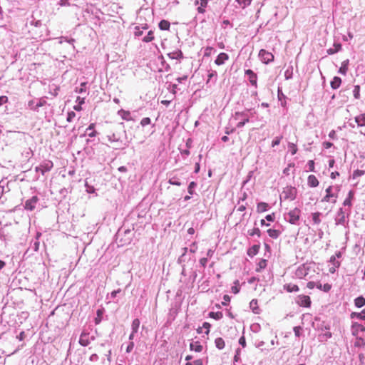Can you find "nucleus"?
<instances>
[{
	"label": "nucleus",
	"instance_id": "2eb2a0df",
	"mask_svg": "<svg viewBox=\"0 0 365 365\" xmlns=\"http://www.w3.org/2000/svg\"><path fill=\"white\" fill-rule=\"evenodd\" d=\"M208 1L207 0H196L195 1V5L200 4V6L197 7V11L200 14H203L205 11V7L207 6Z\"/></svg>",
	"mask_w": 365,
	"mask_h": 365
},
{
	"label": "nucleus",
	"instance_id": "393cba45",
	"mask_svg": "<svg viewBox=\"0 0 365 365\" xmlns=\"http://www.w3.org/2000/svg\"><path fill=\"white\" fill-rule=\"evenodd\" d=\"M118 114L122 118V119L125 120L127 121L131 120L130 113L128 110H125L123 109H120L118 111Z\"/></svg>",
	"mask_w": 365,
	"mask_h": 365
},
{
	"label": "nucleus",
	"instance_id": "7ed1b4c3",
	"mask_svg": "<svg viewBox=\"0 0 365 365\" xmlns=\"http://www.w3.org/2000/svg\"><path fill=\"white\" fill-rule=\"evenodd\" d=\"M233 118L236 120H239L237 124V128H240L244 127V125L249 122V116L247 111L243 112H235L233 115Z\"/></svg>",
	"mask_w": 365,
	"mask_h": 365
},
{
	"label": "nucleus",
	"instance_id": "20e7f679",
	"mask_svg": "<svg viewBox=\"0 0 365 365\" xmlns=\"http://www.w3.org/2000/svg\"><path fill=\"white\" fill-rule=\"evenodd\" d=\"M53 167V163L51 160H45L41 163L38 166L35 168L36 172H40L43 175L49 172Z\"/></svg>",
	"mask_w": 365,
	"mask_h": 365
},
{
	"label": "nucleus",
	"instance_id": "4be33fe9",
	"mask_svg": "<svg viewBox=\"0 0 365 365\" xmlns=\"http://www.w3.org/2000/svg\"><path fill=\"white\" fill-rule=\"evenodd\" d=\"M168 56L171 59H181L183 58L182 52L180 50L169 53H168Z\"/></svg>",
	"mask_w": 365,
	"mask_h": 365
},
{
	"label": "nucleus",
	"instance_id": "13d9d810",
	"mask_svg": "<svg viewBox=\"0 0 365 365\" xmlns=\"http://www.w3.org/2000/svg\"><path fill=\"white\" fill-rule=\"evenodd\" d=\"M239 281L236 280L235 282V285L232 287V292L234 294H237L240 292V287H238Z\"/></svg>",
	"mask_w": 365,
	"mask_h": 365
},
{
	"label": "nucleus",
	"instance_id": "774afa93",
	"mask_svg": "<svg viewBox=\"0 0 365 365\" xmlns=\"http://www.w3.org/2000/svg\"><path fill=\"white\" fill-rule=\"evenodd\" d=\"M168 182L170 185H177V186H180L181 185V182L179 180H175L174 178L170 179Z\"/></svg>",
	"mask_w": 365,
	"mask_h": 365
},
{
	"label": "nucleus",
	"instance_id": "c85d7f7f",
	"mask_svg": "<svg viewBox=\"0 0 365 365\" xmlns=\"http://www.w3.org/2000/svg\"><path fill=\"white\" fill-rule=\"evenodd\" d=\"M267 232L268 235L272 239H277L281 234L279 230L275 229H269L267 230Z\"/></svg>",
	"mask_w": 365,
	"mask_h": 365
},
{
	"label": "nucleus",
	"instance_id": "412c9836",
	"mask_svg": "<svg viewBox=\"0 0 365 365\" xmlns=\"http://www.w3.org/2000/svg\"><path fill=\"white\" fill-rule=\"evenodd\" d=\"M341 49V44L339 42H334V48H330L327 50V53L329 55H332Z\"/></svg>",
	"mask_w": 365,
	"mask_h": 365
},
{
	"label": "nucleus",
	"instance_id": "6ab92c4d",
	"mask_svg": "<svg viewBox=\"0 0 365 365\" xmlns=\"http://www.w3.org/2000/svg\"><path fill=\"white\" fill-rule=\"evenodd\" d=\"M259 248V245H254L253 246L250 247L247 250L248 256H250V257H253L254 256H255L258 253Z\"/></svg>",
	"mask_w": 365,
	"mask_h": 365
},
{
	"label": "nucleus",
	"instance_id": "4468645a",
	"mask_svg": "<svg viewBox=\"0 0 365 365\" xmlns=\"http://www.w3.org/2000/svg\"><path fill=\"white\" fill-rule=\"evenodd\" d=\"M79 344L83 346H86L90 344L89 333L83 331L80 336Z\"/></svg>",
	"mask_w": 365,
	"mask_h": 365
},
{
	"label": "nucleus",
	"instance_id": "f257e3e1",
	"mask_svg": "<svg viewBox=\"0 0 365 365\" xmlns=\"http://www.w3.org/2000/svg\"><path fill=\"white\" fill-rule=\"evenodd\" d=\"M297 194V190L295 187L287 186L283 189L282 194L280 195V200H289L290 201H292L296 199Z\"/></svg>",
	"mask_w": 365,
	"mask_h": 365
},
{
	"label": "nucleus",
	"instance_id": "cd10ccee",
	"mask_svg": "<svg viewBox=\"0 0 365 365\" xmlns=\"http://www.w3.org/2000/svg\"><path fill=\"white\" fill-rule=\"evenodd\" d=\"M190 349L192 351L200 352L202 350V346L198 341L192 342L190 344Z\"/></svg>",
	"mask_w": 365,
	"mask_h": 365
},
{
	"label": "nucleus",
	"instance_id": "5fc2aeb1",
	"mask_svg": "<svg viewBox=\"0 0 365 365\" xmlns=\"http://www.w3.org/2000/svg\"><path fill=\"white\" fill-rule=\"evenodd\" d=\"M46 103V101L44 98H39L36 101V106L38 109L40 107L45 106Z\"/></svg>",
	"mask_w": 365,
	"mask_h": 365
},
{
	"label": "nucleus",
	"instance_id": "8fccbe9b",
	"mask_svg": "<svg viewBox=\"0 0 365 365\" xmlns=\"http://www.w3.org/2000/svg\"><path fill=\"white\" fill-rule=\"evenodd\" d=\"M353 94L356 99H359L360 98V86L359 85L354 86Z\"/></svg>",
	"mask_w": 365,
	"mask_h": 365
},
{
	"label": "nucleus",
	"instance_id": "bb28decb",
	"mask_svg": "<svg viewBox=\"0 0 365 365\" xmlns=\"http://www.w3.org/2000/svg\"><path fill=\"white\" fill-rule=\"evenodd\" d=\"M170 24L167 20H161L158 24V27L160 30L168 31L170 29Z\"/></svg>",
	"mask_w": 365,
	"mask_h": 365
},
{
	"label": "nucleus",
	"instance_id": "a878e982",
	"mask_svg": "<svg viewBox=\"0 0 365 365\" xmlns=\"http://www.w3.org/2000/svg\"><path fill=\"white\" fill-rule=\"evenodd\" d=\"M355 122L358 126H365V113L360 114L355 117Z\"/></svg>",
	"mask_w": 365,
	"mask_h": 365
},
{
	"label": "nucleus",
	"instance_id": "9b49d317",
	"mask_svg": "<svg viewBox=\"0 0 365 365\" xmlns=\"http://www.w3.org/2000/svg\"><path fill=\"white\" fill-rule=\"evenodd\" d=\"M38 202V197L36 195L33 196L25 202L24 208L27 210L32 211L35 209Z\"/></svg>",
	"mask_w": 365,
	"mask_h": 365
},
{
	"label": "nucleus",
	"instance_id": "0eeeda50",
	"mask_svg": "<svg viewBox=\"0 0 365 365\" xmlns=\"http://www.w3.org/2000/svg\"><path fill=\"white\" fill-rule=\"evenodd\" d=\"M296 302L300 307H309L311 305L310 297L307 295H299L297 297Z\"/></svg>",
	"mask_w": 365,
	"mask_h": 365
},
{
	"label": "nucleus",
	"instance_id": "1a4fd4ad",
	"mask_svg": "<svg viewBox=\"0 0 365 365\" xmlns=\"http://www.w3.org/2000/svg\"><path fill=\"white\" fill-rule=\"evenodd\" d=\"M309 272V267L306 264L300 265L295 272V275L299 279L304 278Z\"/></svg>",
	"mask_w": 365,
	"mask_h": 365
},
{
	"label": "nucleus",
	"instance_id": "2f4dec72",
	"mask_svg": "<svg viewBox=\"0 0 365 365\" xmlns=\"http://www.w3.org/2000/svg\"><path fill=\"white\" fill-rule=\"evenodd\" d=\"M332 334L330 331H326L325 333H322L319 334L318 339L321 342H325L328 339L331 337Z\"/></svg>",
	"mask_w": 365,
	"mask_h": 365
},
{
	"label": "nucleus",
	"instance_id": "473e14b6",
	"mask_svg": "<svg viewBox=\"0 0 365 365\" xmlns=\"http://www.w3.org/2000/svg\"><path fill=\"white\" fill-rule=\"evenodd\" d=\"M354 305L361 308L365 305V298L362 296H359L354 299Z\"/></svg>",
	"mask_w": 365,
	"mask_h": 365
},
{
	"label": "nucleus",
	"instance_id": "f704fd0d",
	"mask_svg": "<svg viewBox=\"0 0 365 365\" xmlns=\"http://www.w3.org/2000/svg\"><path fill=\"white\" fill-rule=\"evenodd\" d=\"M354 197V192L352 190H350L348 193V196L346 197V198L344 200V202H343V205L344 206H348V207H351V200Z\"/></svg>",
	"mask_w": 365,
	"mask_h": 365
},
{
	"label": "nucleus",
	"instance_id": "c9c22d12",
	"mask_svg": "<svg viewBox=\"0 0 365 365\" xmlns=\"http://www.w3.org/2000/svg\"><path fill=\"white\" fill-rule=\"evenodd\" d=\"M95 124L91 123L86 128V133H88V135L91 138L95 137L97 134V132L94 130Z\"/></svg>",
	"mask_w": 365,
	"mask_h": 365
},
{
	"label": "nucleus",
	"instance_id": "423d86ee",
	"mask_svg": "<svg viewBox=\"0 0 365 365\" xmlns=\"http://www.w3.org/2000/svg\"><path fill=\"white\" fill-rule=\"evenodd\" d=\"M259 57L264 63H269L274 60V56L271 52L261 49L259 52Z\"/></svg>",
	"mask_w": 365,
	"mask_h": 365
},
{
	"label": "nucleus",
	"instance_id": "a211bd4d",
	"mask_svg": "<svg viewBox=\"0 0 365 365\" xmlns=\"http://www.w3.org/2000/svg\"><path fill=\"white\" fill-rule=\"evenodd\" d=\"M277 98H278V101H280L281 106L282 107H285L286 104H287V102H286L287 97L282 93V89L279 88H278V90H277Z\"/></svg>",
	"mask_w": 365,
	"mask_h": 365
},
{
	"label": "nucleus",
	"instance_id": "f03ea898",
	"mask_svg": "<svg viewBox=\"0 0 365 365\" xmlns=\"http://www.w3.org/2000/svg\"><path fill=\"white\" fill-rule=\"evenodd\" d=\"M301 215V210L295 207L290 210L284 217L285 220L292 225H298Z\"/></svg>",
	"mask_w": 365,
	"mask_h": 365
},
{
	"label": "nucleus",
	"instance_id": "de8ad7c7",
	"mask_svg": "<svg viewBox=\"0 0 365 365\" xmlns=\"http://www.w3.org/2000/svg\"><path fill=\"white\" fill-rule=\"evenodd\" d=\"M292 70H293L292 66H290L285 71V72H284L285 79L289 80L292 78Z\"/></svg>",
	"mask_w": 365,
	"mask_h": 365
},
{
	"label": "nucleus",
	"instance_id": "c756f323",
	"mask_svg": "<svg viewBox=\"0 0 365 365\" xmlns=\"http://www.w3.org/2000/svg\"><path fill=\"white\" fill-rule=\"evenodd\" d=\"M317 288L320 290L324 291V292H328L331 289V285L328 283L322 285L319 282H317Z\"/></svg>",
	"mask_w": 365,
	"mask_h": 365
},
{
	"label": "nucleus",
	"instance_id": "37998d69",
	"mask_svg": "<svg viewBox=\"0 0 365 365\" xmlns=\"http://www.w3.org/2000/svg\"><path fill=\"white\" fill-rule=\"evenodd\" d=\"M252 0H236L241 8L245 9L248 6Z\"/></svg>",
	"mask_w": 365,
	"mask_h": 365
},
{
	"label": "nucleus",
	"instance_id": "0e129e2a",
	"mask_svg": "<svg viewBox=\"0 0 365 365\" xmlns=\"http://www.w3.org/2000/svg\"><path fill=\"white\" fill-rule=\"evenodd\" d=\"M294 334L296 336L299 337L301 334V330H302V327L298 326V327H294Z\"/></svg>",
	"mask_w": 365,
	"mask_h": 365
},
{
	"label": "nucleus",
	"instance_id": "e433bc0d",
	"mask_svg": "<svg viewBox=\"0 0 365 365\" xmlns=\"http://www.w3.org/2000/svg\"><path fill=\"white\" fill-rule=\"evenodd\" d=\"M351 318H356L361 320H365V309H364L361 312H352L351 314Z\"/></svg>",
	"mask_w": 365,
	"mask_h": 365
},
{
	"label": "nucleus",
	"instance_id": "864d4df0",
	"mask_svg": "<svg viewBox=\"0 0 365 365\" xmlns=\"http://www.w3.org/2000/svg\"><path fill=\"white\" fill-rule=\"evenodd\" d=\"M36 101L31 100V101H29L28 106L31 110L38 112V108H37V106H36Z\"/></svg>",
	"mask_w": 365,
	"mask_h": 365
},
{
	"label": "nucleus",
	"instance_id": "6e6552de",
	"mask_svg": "<svg viewBox=\"0 0 365 365\" xmlns=\"http://www.w3.org/2000/svg\"><path fill=\"white\" fill-rule=\"evenodd\" d=\"M245 76H247L248 81L252 86L257 87V75L251 69L245 71Z\"/></svg>",
	"mask_w": 365,
	"mask_h": 365
},
{
	"label": "nucleus",
	"instance_id": "aec40b11",
	"mask_svg": "<svg viewBox=\"0 0 365 365\" xmlns=\"http://www.w3.org/2000/svg\"><path fill=\"white\" fill-rule=\"evenodd\" d=\"M40 235H41V233H37L36 239L34 242H31V246L29 248V250H31L33 252H37L38 250L39 245H40V242L38 241V237Z\"/></svg>",
	"mask_w": 365,
	"mask_h": 365
},
{
	"label": "nucleus",
	"instance_id": "39448f33",
	"mask_svg": "<svg viewBox=\"0 0 365 365\" xmlns=\"http://www.w3.org/2000/svg\"><path fill=\"white\" fill-rule=\"evenodd\" d=\"M333 187L329 186L325 192L326 195L322 199V202H331L333 204H335L336 202V199L338 197V194L334 193L332 192Z\"/></svg>",
	"mask_w": 365,
	"mask_h": 365
},
{
	"label": "nucleus",
	"instance_id": "79ce46f5",
	"mask_svg": "<svg viewBox=\"0 0 365 365\" xmlns=\"http://www.w3.org/2000/svg\"><path fill=\"white\" fill-rule=\"evenodd\" d=\"M209 316H210V317L213 318L216 320H220L223 317V314L221 312H211L209 313Z\"/></svg>",
	"mask_w": 365,
	"mask_h": 365
},
{
	"label": "nucleus",
	"instance_id": "49530a36",
	"mask_svg": "<svg viewBox=\"0 0 365 365\" xmlns=\"http://www.w3.org/2000/svg\"><path fill=\"white\" fill-rule=\"evenodd\" d=\"M365 174V171L364 170H356L353 172V174H352V178L353 179H356L358 178L359 177H361L362 175H364Z\"/></svg>",
	"mask_w": 365,
	"mask_h": 365
},
{
	"label": "nucleus",
	"instance_id": "c03bdc74",
	"mask_svg": "<svg viewBox=\"0 0 365 365\" xmlns=\"http://www.w3.org/2000/svg\"><path fill=\"white\" fill-rule=\"evenodd\" d=\"M248 235L250 236L257 235V237H260L261 231L258 227H255L252 230H248Z\"/></svg>",
	"mask_w": 365,
	"mask_h": 365
},
{
	"label": "nucleus",
	"instance_id": "6e6d98bb",
	"mask_svg": "<svg viewBox=\"0 0 365 365\" xmlns=\"http://www.w3.org/2000/svg\"><path fill=\"white\" fill-rule=\"evenodd\" d=\"M329 262L332 264V265L335 266V267H339L340 262L336 260V256H331L329 259Z\"/></svg>",
	"mask_w": 365,
	"mask_h": 365
},
{
	"label": "nucleus",
	"instance_id": "a19ab883",
	"mask_svg": "<svg viewBox=\"0 0 365 365\" xmlns=\"http://www.w3.org/2000/svg\"><path fill=\"white\" fill-rule=\"evenodd\" d=\"M321 215L322 214L319 212L312 213V221L314 224L319 225L321 223V219H320Z\"/></svg>",
	"mask_w": 365,
	"mask_h": 365
},
{
	"label": "nucleus",
	"instance_id": "4d7b16f0",
	"mask_svg": "<svg viewBox=\"0 0 365 365\" xmlns=\"http://www.w3.org/2000/svg\"><path fill=\"white\" fill-rule=\"evenodd\" d=\"M282 138V136H277L274 138V140L272 142V146L275 147L278 145H279L281 140Z\"/></svg>",
	"mask_w": 365,
	"mask_h": 365
},
{
	"label": "nucleus",
	"instance_id": "680f3d73",
	"mask_svg": "<svg viewBox=\"0 0 365 365\" xmlns=\"http://www.w3.org/2000/svg\"><path fill=\"white\" fill-rule=\"evenodd\" d=\"M109 142H118V138H116L115 135L113 133L112 135H109L107 136Z\"/></svg>",
	"mask_w": 365,
	"mask_h": 365
},
{
	"label": "nucleus",
	"instance_id": "b1692460",
	"mask_svg": "<svg viewBox=\"0 0 365 365\" xmlns=\"http://www.w3.org/2000/svg\"><path fill=\"white\" fill-rule=\"evenodd\" d=\"M349 61L346 59L341 63V66L339 69V73L342 75H346L348 71Z\"/></svg>",
	"mask_w": 365,
	"mask_h": 365
},
{
	"label": "nucleus",
	"instance_id": "ea45409f",
	"mask_svg": "<svg viewBox=\"0 0 365 365\" xmlns=\"http://www.w3.org/2000/svg\"><path fill=\"white\" fill-rule=\"evenodd\" d=\"M140 320L138 319H135L131 324V329L133 333H137L140 327Z\"/></svg>",
	"mask_w": 365,
	"mask_h": 365
},
{
	"label": "nucleus",
	"instance_id": "58836bf2",
	"mask_svg": "<svg viewBox=\"0 0 365 365\" xmlns=\"http://www.w3.org/2000/svg\"><path fill=\"white\" fill-rule=\"evenodd\" d=\"M250 307L255 314H259V307L257 306V300L252 299L250 302Z\"/></svg>",
	"mask_w": 365,
	"mask_h": 365
},
{
	"label": "nucleus",
	"instance_id": "3c124183",
	"mask_svg": "<svg viewBox=\"0 0 365 365\" xmlns=\"http://www.w3.org/2000/svg\"><path fill=\"white\" fill-rule=\"evenodd\" d=\"M267 266V260L261 259L257 264V271L259 272L261 269H264Z\"/></svg>",
	"mask_w": 365,
	"mask_h": 365
},
{
	"label": "nucleus",
	"instance_id": "338daca9",
	"mask_svg": "<svg viewBox=\"0 0 365 365\" xmlns=\"http://www.w3.org/2000/svg\"><path fill=\"white\" fill-rule=\"evenodd\" d=\"M185 365H202V359H197L193 362H187Z\"/></svg>",
	"mask_w": 365,
	"mask_h": 365
},
{
	"label": "nucleus",
	"instance_id": "4c0bfd02",
	"mask_svg": "<svg viewBox=\"0 0 365 365\" xmlns=\"http://www.w3.org/2000/svg\"><path fill=\"white\" fill-rule=\"evenodd\" d=\"M215 346L216 347L221 350V349H223L225 348V341L221 337H218L215 340Z\"/></svg>",
	"mask_w": 365,
	"mask_h": 365
},
{
	"label": "nucleus",
	"instance_id": "bf43d9fd",
	"mask_svg": "<svg viewBox=\"0 0 365 365\" xmlns=\"http://www.w3.org/2000/svg\"><path fill=\"white\" fill-rule=\"evenodd\" d=\"M150 123H151L150 118L148 117H145V118H142V120L140 121V125L142 126H145V125L150 124Z\"/></svg>",
	"mask_w": 365,
	"mask_h": 365
},
{
	"label": "nucleus",
	"instance_id": "f3484780",
	"mask_svg": "<svg viewBox=\"0 0 365 365\" xmlns=\"http://www.w3.org/2000/svg\"><path fill=\"white\" fill-rule=\"evenodd\" d=\"M208 74H207V77H208V79L206 82L207 84H208L210 81H213V83H215L217 81V73L216 71H214V70H208Z\"/></svg>",
	"mask_w": 365,
	"mask_h": 365
},
{
	"label": "nucleus",
	"instance_id": "603ef678",
	"mask_svg": "<svg viewBox=\"0 0 365 365\" xmlns=\"http://www.w3.org/2000/svg\"><path fill=\"white\" fill-rule=\"evenodd\" d=\"M197 183L195 182H190L188 187H187V192L190 195H192L194 193V189L196 187Z\"/></svg>",
	"mask_w": 365,
	"mask_h": 365
},
{
	"label": "nucleus",
	"instance_id": "ddd939ff",
	"mask_svg": "<svg viewBox=\"0 0 365 365\" xmlns=\"http://www.w3.org/2000/svg\"><path fill=\"white\" fill-rule=\"evenodd\" d=\"M229 59V56L226 53H220L215 60V63L217 66L223 65Z\"/></svg>",
	"mask_w": 365,
	"mask_h": 365
},
{
	"label": "nucleus",
	"instance_id": "e2e57ef3",
	"mask_svg": "<svg viewBox=\"0 0 365 365\" xmlns=\"http://www.w3.org/2000/svg\"><path fill=\"white\" fill-rule=\"evenodd\" d=\"M85 186L86 187V191L88 193H93L95 192V188L93 187V186L89 185L87 182H86Z\"/></svg>",
	"mask_w": 365,
	"mask_h": 365
},
{
	"label": "nucleus",
	"instance_id": "69168bd1",
	"mask_svg": "<svg viewBox=\"0 0 365 365\" xmlns=\"http://www.w3.org/2000/svg\"><path fill=\"white\" fill-rule=\"evenodd\" d=\"M307 166L309 167V171L314 172V162L312 160H310L307 163Z\"/></svg>",
	"mask_w": 365,
	"mask_h": 365
},
{
	"label": "nucleus",
	"instance_id": "dca6fc26",
	"mask_svg": "<svg viewBox=\"0 0 365 365\" xmlns=\"http://www.w3.org/2000/svg\"><path fill=\"white\" fill-rule=\"evenodd\" d=\"M308 185L311 187H316L319 185V180L314 175H310L307 179Z\"/></svg>",
	"mask_w": 365,
	"mask_h": 365
},
{
	"label": "nucleus",
	"instance_id": "7c9ffc66",
	"mask_svg": "<svg viewBox=\"0 0 365 365\" xmlns=\"http://www.w3.org/2000/svg\"><path fill=\"white\" fill-rule=\"evenodd\" d=\"M341 83V78L338 76H335L332 81H331V87L333 89H337Z\"/></svg>",
	"mask_w": 365,
	"mask_h": 365
},
{
	"label": "nucleus",
	"instance_id": "9d476101",
	"mask_svg": "<svg viewBox=\"0 0 365 365\" xmlns=\"http://www.w3.org/2000/svg\"><path fill=\"white\" fill-rule=\"evenodd\" d=\"M335 222L336 225H345L348 221L346 220V216L343 208H339L337 212V215L335 218Z\"/></svg>",
	"mask_w": 365,
	"mask_h": 365
},
{
	"label": "nucleus",
	"instance_id": "5701e85b",
	"mask_svg": "<svg viewBox=\"0 0 365 365\" xmlns=\"http://www.w3.org/2000/svg\"><path fill=\"white\" fill-rule=\"evenodd\" d=\"M269 206L267 203L264 202H260L257 205V212H266L269 210Z\"/></svg>",
	"mask_w": 365,
	"mask_h": 365
},
{
	"label": "nucleus",
	"instance_id": "052dcab7",
	"mask_svg": "<svg viewBox=\"0 0 365 365\" xmlns=\"http://www.w3.org/2000/svg\"><path fill=\"white\" fill-rule=\"evenodd\" d=\"M75 117H76L75 112H73V111L68 112V115H67V121L71 122L74 119Z\"/></svg>",
	"mask_w": 365,
	"mask_h": 365
},
{
	"label": "nucleus",
	"instance_id": "a18cd8bd",
	"mask_svg": "<svg viewBox=\"0 0 365 365\" xmlns=\"http://www.w3.org/2000/svg\"><path fill=\"white\" fill-rule=\"evenodd\" d=\"M154 39V35L153 31H150L148 34L143 38L144 42H150Z\"/></svg>",
	"mask_w": 365,
	"mask_h": 365
},
{
	"label": "nucleus",
	"instance_id": "09e8293b",
	"mask_svg": "<svg viewBox=\"0 0 365 365\" xmlns=\"http://www.w3.org/2000/svg\"><path fill=\"white\" fill-rule=\"evenodd\" d=\"M288 148L292 155H294L297 152V145L293 143H289Z\"/></svg>",
	"mask_w": 365,
	"mask_h": 365
},
{
	"label": "nucleus",
	"instance_id": "72a5a7b5",
	"mask_svg": "<svg viewBox=\"0 0 365 365\" xmlns=\"http://www.w3.org/2000/svg\"><path fill=\"white\" fill-rule=\"evenodd\" d=\"M284 287L288 292H296L299 291V287L294 284H287Z\"/></svg>",
	"mask_w": 365,
	"mask_h": 365
},
{
	"label": "nucleus",
	"instance_id": "f8f14e48",
	"mask_svg": "<svg viewBox=\"0 0 365 365\" xmlns=\"http://www.w3.org/2000/svg\"><path fill=\"white\" fill-rule=\"evenodd\" d=\"M365 332V327L357 322H354L351 325V333L354 336H357L359 332Z\"/></svg>",
	"mask_w": 365,
	"mask_h": 365
}]
</instances>
